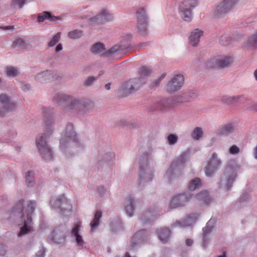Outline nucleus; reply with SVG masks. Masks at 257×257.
<instances>
[{
  "label": "nucleus",
  "instance_id": "obj_1",
  "mask_svg": "<svg viewBox=\"0 0 257 257\" xmlns=\"http://www.w3.org/2000/svg\"><path fill=\"white\" fill-rule=\"evenodd\" d=\"M35 208V202L21 201L13 211L16 224L20 226L18 236H22L33 231L32 214Z\"/></svg>",
  "mask_w": 257,
  "mask_h": 257
},
{
  "label": "nucleus",
  "instance_id": "obj_2",
  "mask_svg": "<svg viewBox=\"0 0 257 257\" xmlns=\"http://www.w3.org/2000/svg\"><path fill=\"white\" fill-rule=\"evenodd\" d=\"M78 145V138L74 132L73 126L69 124L62 134L60 141V149L66 157H69L71 155V148Z\"/></svg>",
  "mask_w": 257,
  "mask_h": 257
},
{
  "label": "nucleus",
  "instance_id": "obj_3",
  "mask_svg": "<svg viewBox=\"0 0 257 257\" xmlns=\"http://www.w3.org/2000/svg\"><path fill=\"white\" fill-rule=\"evenodd\" d=\"M53 134L52 126L46 125L43 136H39L36 140L37 149L41 154L42 157L47 160L53 157V153L47 144L48 138Z\"/></svg>",
  "mask_w": 257,
  "mask_h": 257
},
{
  "label": "nucleus",
  "instance_id": "obj_4",
  "mask_svg": "<svg viewBox=\"0 0 257 257\" xmlns=\"http://www.w3.org/2000/svg\"><path fill=\"white\" fill-rule=\"evenodd\" d=\"M239 167L234 163L229 164L225 169L220 181L221 187L225 190H228L231 186L236 178Z\"/></svg>",
  "mask_w": 257,
  "mask_h": 257
},
{
  "label": "nucleus",
  "instance_id": "obj_5",
  "mask_svg": "<svg viewBox=\"0 0 257 257\" xmlns=\"http://www.w3.org/2000/svg\"><path fill=\"white\" fill-rule=\"evenodd\" d=\"M50 203L52 206L60 210L62 215L68 216L71 215L72 211V204L70 201L64 196L53 198Z\"/></svg>",
  "mask_w": 257,
  "mask_h": 257
},
{
  "label": "nucleus",
  "instance_id": "obj_6",
  "mask_svg": "<svg viewBox=\"0 0 257 257\" xmlns=\"http://www.w3.org/2000/svg\"><path fill=\"white\" fill-rule=\"evenodd\" d=\"M238 0H221L212 9L213 14L217 17L230 12L237 4Z\"/></svg>",
  "mask_w": 257,
  "mask_h": 257
},
{
  "label": "nucleus",
  "instance_id": "obj_7",
  "mask_svg": "<svg viewBox=\"0 0 257 257\" xmlns=\"http://www.w3.org/2000/svg\"><path fill=\"white\" fill-rule=\"evenodd\" d=\"M17 106L16 103L9 96L5 93L0 94V117L9 111L15 110Z\"/></svg>",
  "mask_w": 257,
  "mask_h": 257
},
{
  "label": "nucleus",
  "instance_id": "obj_8",
  "mask_svg": "<svg viewBox=\"0 0 257 257\" xmlns=\"http://www.w3.org/2000/svg\"><path fill=\"white\" fill-rule=\"evenodd\" d=\"M233 61V58L231 56L220 55L211 58L209 63L210 67L213 68H225L230 66Z\"/></svg>",
  "mask_w": 257,
  "mask_h": 257
},
{
  "label": "nucleus",
  "instance_id": "obj_9",
  "mask_svg": "<svg viewBox=\"0 0 257 257\" xmlns=\"http://www.w3.org/2000/svg\"><path fill=\"white\" fill-rule=\"evenodd\" d=\"M221 163V160L216 153H214L211 154L209 157L207 165L204 168L206 175L211 176L219 169Z\"/></svg>",
  "mask_w": 257,
  "mask_h": 257
},
{
  "label": "nucleus",
  "instance_id": "obj_10",
  "mask_svg": "<svg viewBox=\"0 0 257 257\" xmlns=\"http://www.w3.org/2000/svg\"><path fill=\"white\" fill-rule=\"evenodd\" d=\"M184 81L183 75H176L165 86V90L169 93L176 92L181 89L184 84Z\"/></svg>",
  "mask_w": 257,
  "mask_h": 257
},
{
  "label": "nucleus",
  "instance_id": "obj_11",
  "mask_svg": "<svg viewBox=\"0 0 257 257\" xmlns=\"http://www.w3.org/2000/svg\"><path fill=\"white\" fill-rule=\"evenodd\" d=\"M112 19L113 16L109 11L107 9H103L96 17L91 19L90 22L92 25L100 24L105 21H110Z\"/></svg>",
  "mask_w": 257,
  "mask_h": 257
},
{
  "label": "nucleus",
  "instance_id": "obj_12",
  "mask_svg": "<svg viewBox=\"0 0 257 257\" xmlns=\"http://www.w3.org/2000/svg\"><path fill=\"white\" fill-rule=\"evenodd\" d=\"M139 177L142 182L149 181L152 179L153 177V170L148 163L141 165Z\"/></svg>",
  "mask_w": 257,
  "mask_h": 257
},
{
  "label": "nucleus",
  "instance_id": "obj_13",
  "mask_svg": "<svg viewBox=\"0 0 257 257\" xmlns=\"http://www.w3.org/2000/svg\"><path fill=\"white\" fill-rule=\"evenodd\" d=\"M144 83V81L138 79L131 80L122 85V89L124 93H130L138 89Z\"/></svg>",
  "mask_w": 257,
  "mask_h": 257
},
{
  "label": "nucleus",
  "instance_id": "obj_14",
  "mask_svg": "<svg viewBox=\"0 0 257 257\" xmlns=\"http://www.w3.org/2000/svg\"><path fill=\"white\" fill-rule=\"evenodd\" d=\"M191 198L190 195L181 194L175 196L171 200L170 207L172 208L183 206Z\"/></svg>",
  "mask_w": 257,
  "mask_h": 257
},
{
  "label": "nucleus",
  "instance_id": "obj_15",
  "mask_svg": "<svg viewBox=\"0 0 257 257\" xmlns=\"http://www.w3.org/2000/svg\"><path fill=\"white\" fill-rule=\"evenodd\" d=\"M203 31L199 29H195L193 30L190 34L188 38L190 44L193 46H196L198 45L200 39L203 35Z\"/></svg>",
  "mask_w": 257,
  "mask_h": 257
},
{
  "label": "nucleus",
  "instance_id": "obj_16",
  "mask_svg": "<svg viewBox=\"0 0 257 257\" xmlns=\"http://www.w3.org/2000/svg\"><path fill=\"white\" fill-rule=\"evenodd\" d=\"M138 25V26L141 31H144L146 28L147 17L146 11L144 9L141 8L137 12Z\"/></svg>",
  "mask_w": 257,
  "mask_h": 257
},
{
  "label": "nucleus",
  "instance_id": "obj_17",
  "mask_svg": "<svg viewBox=\"0 0 257 257\" xmlns=\"http://www.w3.org/2000/svg\"><path fill=\"white\" fill-rule=\"evenodd\" d=\"M81 224L78 223L76 224L72 230V235L75 238V241L79 246H83L85 242L83 239L82 236L79 234L81 228Z\"/></svg>",
  "mask_w": 257,
  "mask_h": 257
},
{
  "label": "nucleus",
  "instance_id": "obj_18",
  "mask_svg": "<svg viewBox=\"0 0 257 257\" xmlns=\"http://www.w3.org/2000/svg\"><path fill=\"white\" fill-rule=\"evenodd\" d=\"M197 5L196 0H182L178 5V10H192Z\"/></svg>",
  "mask_w": 257,
  "mask_h": 257
},
{
  "label": "nucleus",
  "instance_id": "obj_19",
  "mask_svg": "<svg viewBox=\"0 0 257 257\" xmlns=\"http://www.w3.org/2000/svg\"><path fill=\"white\" fill-rule=\"evenodd\" d=\"M48 238L58 243H62L65 240V236L59 228L55 229L53 233L48 236Z\"/></svg>",
  "mask_w": 257,
  "mask_h": 257
},
{
  "label": "nucleus",
  "instance_id": "obj_20",
  "mask_svg": "<svg viewBox=\"0 0 257 257\" xmlns=\"http://www.w3.org/2000/svg\"><path fill=\"white\" fill-rule=\"evenodd\" d=\"M243 98L242 95H224L221 97V100L228 104H233L239 102L241 98Z\"/></svg>",
  "mask_w": 257,
  "mask_h": 257
},
{
  "label": "nucleus",
  "instance_id": "obj_21",
  "mask_svg": "<svg viewBox=\"0 0 257 257\" xmlns=\"http://www.w3.org/2000/svg\"><path fill=\"white\" fill-rule=\"evenodd\" d=\"M244 47L245 49L249 51H253L257 49V42L250 35L248 36L245 40Z\"/></svg>",
  "mask_w": 257,
  "mask_h": 257
},
{
  "label": "nucleus",
  "instance_id": "obj_22",
  "mask_svg": "<svg viewBox=\"0 0 257 257\" xmlns=\"http://www.w3.org/2000/svg\"><path fill=\"white\" fill-rule=\"evenodd\" d=\"M53 74L50 71L43 72L37 75L36 79L40 82L44 83L53 79Z\"/></svg>",
  "mask_w": 257,
  "mask_h": 257
},
{
  "label": "nucleus",
  "instance_id": "obj_23",
  "mask_svg": "<svg viewBox=\"0 0 257 257\" xmlns=\"http://www.w3.org/2000/svg\"><path fill=\"white\" fill-rule=\"evenodd\" d=\"M234 130V125L233 124L229 123L220 128L218 132V134L220 136H226L232 133Z\"/></svg>",
  "mask_w": 257,
  "mask_h": 257
},
{
  "label": "nucleus",
  "instance_id": "obj_24",
  "mask_svg": "<svg viewBox=\"0 0 257 257\" xmlns=\"http://www.w3.org/2000/svg\"><path fill=\"white\" fill-rule=\"evenodd\" d=\"M125 210L126 214L129 216H132L134 214V199L130 197L125 202L124 205Z\"/></svg>",
  "mask_w": 257,
  "mask_h": 257
},
{
  "label": "nucleus",
  "instance_id": "obj_25",
  "mask_svg": "<svg viewBox=\"0 0 257 257\" xmlns=\"http://www.w3.org/2000/svg\"><path fill=\"white\" fill-rule=\"evenodd\" d=\"M101 216L102 213L100 211H97L95 212L94 217L90 223L91 231H93L97 228L99 224L100 219L101 217Z\"/></svg>",
  "mask_w": 257,
  "mask_h": 257
},
{
  "label": "nucleus",
  "instance_id": "obj_26",
  "mask_svg": "<svg viewBox=\"0 0 257 257\" xmlns=\"http://www.w3.org/2000/svg\"><path fill=\"white\" fill-rule=\"evenodd\" d=\"M45 20H48L52 22H56L59 21L60 19L57 17L52 16L51 14L48 12H45L42 15L38 17V21L39 22H43Z\"/></svg>",
  "mask_w": 257,
  "mask_h": 257
},
{
  "label": "nucleus",
  "instance_id": "obj_27",
  "mask_svg": "<svg viewBox=\"0 0 257 257\" xmlns=\"http://www.w3.org/2000/svg\"><path fill=\"white\" fill-rule=\"evenodd\" d=\"M181 18L184 21L190 22L192 19V12L190 10H178Z\"/></svg>",
  "mask_w": 257,
  "mask_h": 257
},
{
  "label": "nucleus",
  "instance_id": "obj_28",
  "mask_svg": "<svg viewBox=\"0 0 257 257\" xmlns=\"http://www.w3.org/2000/svg\"><path fill=\"white\" fill-rule=\"evenodd\" d=\"M158 234L160 240L163 243H165L169 238L170 231L168 228H163L159 231Z\"/></svg>",
  "mask_w": 257,
  "mask_h": 257
},
{
  "label": "nucleus",
  "instance_id": "obj_29",
  "mask_svg": "<svg viewBox=\"0 0 257 257\" xmlns=\"http://www.w3.org/2000/svg\"><path fill=\"white\" fill-rule=\"evenodd\" d=\"M105 48L103 44L101 43H97L92 47V51L95 54L103 53Z\"/></svg>",
  "mask_w": 257,
  "mask_h": 257
},
{
  "label": "nucleus",
  "instance_id": "obj_30",
  "mask_svg": "<svg viewBox=\"0 0 257 257\" xmlns=\"http://www.w3.org/2000/svg\"><path fill=\"white\" fill-rule=\"evenodd\" d=\"M194 216L195 215H193L192 216L188 217L181 222H177L178 226L182 227L190 226L194 222Z\"/></svg>",
  "mask_w": 257,
  "mask_h": 257
},
{
  "label": "nucleus",
  "instance_id": "obj_31",
  "mask_svg": "<svg viewBox=\"0 0 257 257\" xmlns=\"http://www.w3.org/2000/svg\"><path fill=\"white\" fill-rule=\"evenodd\" d=\"M203 130L201 128L197 127L195 128L191 133L192 138L195 140H199L203 136Z\"/></svg>",
  "mask_w": 257,
  "mask_h": 257
},
{
  "label": "nucleus",
  "instance_id": "obj_32",
  "mask_svg": "<svg viewBox=\"0 0 257 257\" xmlns=\"http://www.w3.org/2000/svg\"><path fill=\"white\" fill-rule=\"evenodd\" d=\"M20 72L19 70L13 67H7L5 70V73L8 76L10 77H13L17 76L19 75Z\"/></svg>",
  "mask_w": 257,
  "mask_h": 257
},
{
  "label": "nucleus",
  "instance_id": "obj_33",
  "mask_svg": "<svg viewBox=\"0 0 257 257\" xmlns=\"http://www.w3.org/2000/svg\"><path fill=\"white\" fill-rule=\"evenodd\" d=\"M201 184V181L199 178H195L192 180L188 186L189 190L193 191L198 187Z\"/></svg>",
  "mask_w": 257,
  "mask_h": 257
},
{
  "label": "nucleus",
  "instance_id": "obj_34",
  "mask_svg": "<svg viewBox=\"0 0 257 257\" xmlns=\"http://www.w3.org/2000/svg\"><path fill=\"white\" fill-rule=\"evenodd\" d=\"M178 140V136L173 134H170L167 138V143L170 146L175 145L177 142Z\"/></svg>",
  "mask_w": 257,
  "mask_h": 257
},
{
  "label": "nucleus",
  "instance_id": "obj_35",
  "mask_svg": "<svg viewBox=\"0 0 257 257\" xmlns=\"http://www.w3.org/2000/svg\"><path fill=\"white\" fill-rule=\"evenodd\" d=\"M196 197L198 200H202L206 203L209 202V195L206 191H204L199 193Z\"/></svg>",
  "mask_w": 257,
  "mask_h": 257
},
{
  "label": "nucleus",
  "instance_id": "obj_36",
  "mask_svg": "<svg viewBox=\"0 0 257 257\" xmlns=\"http://www.w3.org/2000/svg\"><path fill=\"white\" fill-rule=\"evenodd\" d=\"M82 35V33L81 31L74 30L68 33V36L70 38L75 39L79 38Z\"/></svg>",
  "mask_w": 257,
  "mask_h": 257
},
{
  "label": "nucleus",
  "instance_id": "obj_37",
  "mask_svg": "<svg viewBox=\"0 0 257 257\" xmlns=\"http://www.w3.org/2000/svg\"><path fill=\"white\" fill-rule=\"evenodd\" d=\"M61 37L60 33H57L51 39L49 43V47H53L55 46L60 40Z\"/></svg>",
  "mask_w": 257,
  "mask_h": 257
},
{
  "label": "nucleus",
  "instance_id": "obj_38",
  "mask_svg": "<svg viewBox=\"0 0 257 257\" xmlns=\"http://www.w3.org/2000/svg\"><path fill=\"white\" fill-rule=\"evenodd\" d=\"M33 173L31 172H28L26 175V182L28 186H32L34 182Z\"/></svg>",
  "mask_w": 257,
  "mask_h": 257
},
{
  "label": "nucleus",
  "instance_id": "obj_39",
  "mask_svg": "<svg viewBox=\"0 0 257 257\" xmlns=\"http://www.w3.org/2000/svg\"><path fill=\"white\" fill-rule=\"evenodd\" d=\"M211 228H209L208 225L203 229V244L205 245L207 239V235L211 232Z\"/></svg>",
  "mask_w": 257,
  "mask_h": 257
},
{
  "label": "nucleus",
  "instance_id": "obj_40",
  "mask_svg": "<svg viewBox=\"0 0 257 257\" xmlns=\"http://www.w3.org/2000/svg\"><path fill=\"white\" fill-rule=\"evenodd\" d=\"M240 152L239 148L235 145L231 146L228 149L230 154L235 155L238 154Z\"/></svg>",
  "mask_w": 257,
  "mask_h": 257
},
{
  "label": "nucleus",
  "instance_id": "obj_41",
  "mask_svg": "<svg viewBox=\"0 0 257 257\" xmlns=\"http://www.w3.org/2000/svg\"><path fill=\"white\" fill-rule=\"evenodd\" d=\"M7 250L5 244L0 243V257H6Z\"/></svg>",
  "mask_w": 257,
  "mask_h": 257
},
{
  "label": "nucleus",
  "instance_id": "obj_42",
  "mask_svg": "<svg viewBox=\"0 0 257 257\" xmlns=\"http://www.w3.org/2000/svg\"><path fill=\"white\" fill-rule=\"evenodd\" d=\"M96 77L94 76H89L85 80L84 84L86 86L91 85L95 81H96Z\"/></svg>",
  "mask_w": 257,
  "mask_h": 257
},
{
  "label": "nucleus",
  "instance_id": "obj_43",
  "mask_svg": "<svg viewBox=\"0 0 257 257\" xmlns=\"http://www.w3.org/2000/svg\"><path fill=\"white\" fill-rule=\"evenodd\" d=\"M14 44L16 46H20L24 45V41L23 39L18 38L16 39L14 41Z\"/></svg>",
  "mask_w": 257,
  "mask_h": 257
},
{
  "label": "nucleus",
  "instance_id": "obj_44",
  "mask_svg": "<svg viewBox=\"0 0 257 257\" xmlns=\"http://www.w3.org/2000/svg\"><path fill=\"white\" fill-rule=\"evenodd\" d=\"M249 109L253 111H257V103H250L248 106Z\"/></svg>",
  "mask_w": 257,
  "mask_h": 257
},
{
  "label": "nucleus",
  "instance_id": "obj_45",
  "mask_svg": "<svg viewBox=\"0 0 257 257\" xmlns=\"http://www.w3.org/2000/svg\"><path fill=\"white\" fill-rule=\"evenodd\" d=\"M173 171L172 166H171L166 173V175L169 178L173 175Z\"/></svg>",
  "mask_w": 257,
  "mask_h": 257
},
{
  "label": "nucleus",
  "instance_id": "obj_46",
  "mask_svg": "<svg viewBox=\"0 0 257 257\" xmlns=\"http://www.w3.org/2000/svg\"><path fill=\"white\" fill-rule=\"evenodd\" d=\"M44 251L43 249H41L38 252L35 257H44Z\"/></svg>",
  "mask_w": 257,
  "mask_h": 257
},
{
  "label": "nucleus",
  "instance_id": "obj_47",
  "mask_svg": "<svg viewBox=\"0 0 257 257\" xmlns=\"http://www.w3.org/2000/svg\"><path fill=\"white\" fill-rule=\"evenodd\" d=\"M150 72V70L144 68L142 69V75H146L147 74H149Z\"/></svg>",
  "mask_w": 257,
  "mask_h": 257
},
{
  "label": "nucleus",
  "instance_id": "obj_48",
  "mask_svg": "<svg viewBox=\"0 0 257 257\" xmlns=\"http://www.w3.org/2000/svg\"><path fill=\"white\" fill-rule=\"evenodd\" d=\"M62 45L61 44H59L56 47V51L59 52L62 50Z\"/></svg>",
  "mask_w": 257,
  "mask_h": 257
},
{
  "label": "nucleus",
  "instance_id": "obj_49",
  "mask_svg": "<svg viewBox=\"0 0 257 257\" xmlns=\"http://www.w3.org/2000/svg\"><path fill=\"white\" fill-rule=\"evenodd\" d=\"M193 243V240H192L191 239H187L186 240V245H187L188 246L192 245Z\"/></svg>",
  "mask_w": 257,
  "mask_h": 257
},
{
  "label": "nucleus",
  "instance_id": "obj_50",
  "mask_svg": "<svg viewBox=\"0 0 257 257\" xmlns=\"http://www.w3.org/2000/svg\"><path fill=\"white\" fill-rule=\"evenodd\" d=\"M253 76L254 80L257 82V68L253 72Z\"/></svg>",
  "mask_w": 257,
  "mask_h": 257
},
{
  "label": "nucleus",
  "instance_id": "obj_51",
  "mask_svg": "<svg viewBox=\"0 0 257 257\" xmlns=\"http://www.w3.org/2000/svg\"><path fill=\"white\" fill-rule=\"evenodd\" d=\"M253 38L255 39L256 42H257V31L251 35Z\"/></svg>",
  "mask_w": 257,
  "mask_h": 257
},
{
  "label": "nucleus",
  "instance_id": "obj_52",
  "mask_svg": "<svg viewBox=\"0 0 257 257\" xmlns=\"http://www.w3.org/2000/svg\"><path fill=\"white\" fill-rule=\"evenodd\" d=\"M254 157L256 159H257V145H256V147L254 149Z\"/></svg>",
  "mask_w": 257,
  "mask_h": 257
},
{
  "label": "nucleus",
  "instance_id": "obj_53",
  "mask_svg": "<svg viewBox=\"0 0 257 257\" xmlns=\"http://www.w3.org/2000/svg\"><path fill=\"white\" fill-rule=\"evenodd\" d=\"M105 88L107 89V90H109L110 89V84H106L105 85Z\"/></svg>",
  "mask_w": 257,
  "mask_h": 257
},
{
  "label": "nucleus",
  "instance_id": "obj_54",
  "mask_svg": "<svg viewBox=\"0 0 257 257\" xmlns=\"http://www.w3.org/2000/svg\"><path fill=\"white\" fill-rule=\"evenodd\" d=\"M216 257H226V256L225 253L223 252L222 254L218 255Z\"/></svg>",
  "mask_w": 257,
  "mask_h": 257
},
{
  "label": "nucleus",
  "instance_id": "obj_55",
  "mask_svg": "<svg viewBox=\"0 0 257 257\" xmlns=\"http://www.w3.org/2000/svg\"><path fill=\"white\" fill-rule=\"evenodd\" d=\"M112 53V50H110V51H109L107 52V54Z\"/></svg>",
  "mask_w": 257,
  "mask_h": 257
},
{
  "label": "nucleus",
  "instance_id": "obj_56",
  "mask_svg": "<svg viewBox=\"0 0 257 257\" xmlns=\"http://www.w3.org/2000/svg\"><path fill=\"white\" fill-rule=\"evenodd\" d=\"M210 222H211V221L210 220L209 221H208V224H209Z\"/></svg>",
  "mask_w": 257,
  "mask_h": 257
},
{
  "label": "nucleus",
  "instance_id": "obj_57",
  "mask_svg": "<svg viewBox=\"0 0 257 257\" xmlns=\"http://www.w3.org/2000/svg\"><path fill=\"white\" fill-rule=\"evenodd\" d=\"M10 28L11 29H13V27H12V26H10Z\"/></svg>",
  "mask_w": 257,
  "mask_h": 257
},
{
  "label": "nucleus",
  "instance_id": "obj_58",
  "mask_svg": "<svg viewBox=\"0 0 257 257\" xmlns=\"http://www.w3.org/2000/svg\"><path fill=\"white\" fill-rule=\"evenodd\" d=\"M1 82H2V80H1V79L0 78V84L1 83Z\"/></svg>",
  "mask_w": 257,
  "mask_h": 257
}]
</instances>
